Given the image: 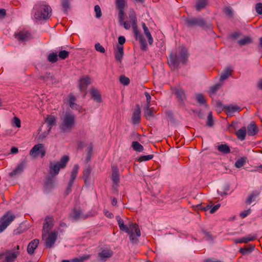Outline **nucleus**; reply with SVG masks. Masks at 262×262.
I'll use <instances>...</instances> for the list:
<instances>
[{
    "mask_svg": "<svg viewBox=\"0 0 262 262\" xmlns=\"http://www.w3.org/2000/svg\"><path fill=\"white\" fill-rule=\"evenodd\" d=\"M116 220L120 230L124 231L129 234V239L133 244L138 243V238L141 236L140 230L136 223H130L129 227L124 224L123 220L119 216H116Z\"/></svg>",
    "mask_w": 262,
    "mask_h": 262,
    "instance_id": "f257e3e1",
    "label": "nucleus"
},
{
    "mask_svg": "<svg viewBox=\"0 0 262 262\" xmlns=\"http://www.w3.org/2000/svg\"><path fill=\"white\" fill-rule=\"evenodd\" d=\"M35 19L41 20L48 19L52 13L51 7L45 1L36 3L33 8Z\"/></svg>",
    "mask_w": 262,
    "mask_h": 262,
    "instance_id": "f03ea898",
    "label": "nucleus"
},
{
    "mask_svg": "<svg viewBox=\"0 0 262 262\" xmlns=\"http://www.w3.org/2000/svg\"><path fill=\"white\" fill-rule=\"evenodd\" d=\"M187 50L183 48L180 51L177 52L175 54L171 53L168 59V63L171 69L175 70L179 68L181 62L185 63L188 58Z\"/></svg>",
    "mask_w": 262,
    "mask_h": 262,
    "instance_id": "7ed1b4c3",
    "label": "nucleus"
},
{
    "mask_svg": "<svg viewBox=\"0 0 262 262\" xmlns=\"http://www.w3.org/2000/svg\"><path fill=\"white\" fill-rule=\"evenodd\" d=\"M62 122L59 125L63 132H70L73 128L75 123V116L69 112H66L61 118Z\"/></svg>",
    "mask_w": 262,
    "mask_h": 262,
    "instance_id": "20e7f679",
    "label": "nucleus"
},
{
    "mask_svg": "<svg viewBox=\"0 0 262 262\" xmlns=\"http://www.w3.org/2000/svg\"><path fill=\"white\" fill-rule=\"evenodd\" d=\"M19 246L18 245L12 249H7L0 253L1 262H14L19 254Z\"/></svg>",
    "mask_w": 262,
    "mask_h": 262,
    "instance_id": "39448f33",
    "label": "nucleus"
},
{
    "mask_svg": "<svg viewBox=\"0 0 262 262\" xmlns=\"http://www.w3.org/2000/svg\"><path fill=\"white\" fill-rule=\"evenodd\" d=\"M69 161V157L67 155L63 156L60 161L56 163H50V173L52 176H56L59 173L60 168H64Z\"/></svg>",
    "mask_w": 262,
    "mask_h": 262,
    "instance_id": "423d86ee",
    "label": "nucleus"
},
{
    "mask_svg": "<svg viewBox=\"0 0 262 262\" xmlns=\"http://www.w3.org/2000/svg\"><path fill=\"white\" fill-rule=\"evenodd\" d=\"M15 218V215L11 211L7 212L0 217V233L3 232Z\"/></svg>",
    "mask_w": 262,
    "mask_h": 262,
    "instance_id": "0eeeda50",
    "label": "nucleus"
},
{
    "mask_svg": "<svg viewBox=\"0 0 262 262\" xmlns=\"http://www.w3.org/2000/svg\"><path fill=\"white\" fill-rule=\"evenodd\" d=\"M46 148L43 144L39 143L35 145L30 151V155L34 157H40L43 158L45 156Z\"/></svg>",
    "mask_w": 262,
    "mask_h": 262,
    "instance_id": "6e6552de",
    "label": "nucleus"
},
{
    "mask_svg": "<svg viewBox=\"0 0 262 262\" xmlns=\"http://www.w3.org/2000/svg\"><path fill=\"white\" fill-rule=\"evenodd\" d=\"M187 27L192 28L195 26L207 27L205 20L201 17H189L185 19Z\"/></svg>",
    "mask_w": 262,
    "mask_h": 262,
    "instance_id": "1a4fd4ad",
    "label": "nucleus"
},
{
    "mask_svg": "<svg viewBox=\"0 0 262 262\" xmlns=\"http://www.w3.org/2000/svg\"><path fill=\"white\" fill-rule=\"evenodd\" d=\"M132 27L135 38L136 39H138L139 40L141 50L144 51L146 50L147 46L146 41L142 34H141L138 30L137 24H132Z\"/></svg>",
    "mask_w": 262,
    "mask_h": 262,
    "instance_id": "9d476101",
    "label": "nucleus"
},
{
    "mask_svg": "<svg viewBox=\"0 0 262 262\" xmlns=\"http://www.w3.org/2000/svg\"><path fill=\"white\" fill-rule=\"evenodd\" d=\"M71 216L75 221H78L88 218L90 216V213L84 214L80 209L75 208L72 211Z\"/></svg>",
    "mask_w": 262,
    "mask_h": 262,
    "instance_id": "9b49d317",
    "label": "nucleus"
},
{
    "mask_svg": "<svg viewBox=\"0 0 262 262\" xmlns=\"http://www.w3.org/2000/svg\"><path fill=\"white\" fill-rule=\"evenodd\" d=\"M53 226V224L52 221L51 219L49 217H47L45 219V223L43 225V229H42V238H44L47 236V234L49 233L50 230L52 228Z\"/></svg>",
    "mask_w": 262,
    "mask_h": 262,
    "instance_id": "f8f14e48",
    "label": "nucleus"
},
{
    "mask_svg": "<svg viewBox=\"0 0 262 262\" xmlns=\"http://www.w3.org/2000/svg\"><path fill=\"white\" fill-rule=\"evenodd\" d=\"M58 231H54L52 232L48 236L46 240V246L47 248L52 247L57 239Z\"/></svg>",
    "mask_w": 262,
    "mask_h": 262,
    "instance_id": "ddd939ff",
    "label": "nucleus"
},
{
    "mask_svg": "<svg viewBox=\"0 0 262 262\" xmlns=\"http://www.w3.org/2000/svg\"><path fill=\"white\" fill-rule=\"evenodd\" d=\"M141 110L140 105L139 104H137L136 105V108L134 109L133 115H132V122L134 124H137L140 123L141 120Z\"/></svg>",
    "mask_w": 262,
    "mask_h": 262,
    "instance_id": "4468645a",
    "label": "nucleus"
},
{
    "mask_svg": "<svg viewBox=\"0 0 262 262\" xmlns=\"http://www.w3.org/2000/svg\"><path fill=\"white\" fill-rule=\"evenodd\" d=\"M90 80V78L88 76H84L79 80V89L81 92L86 89L91 84Z\"/></svg>",
    "mask_w": 262,
    "mask_h": 262,
    "instance_id": "2eb2a0df",
    "label": "nucleus"
},
{
    "mask_svg": "<svg viewBox=\"0 0 262 262\" xmlns=\"http://www.w3.org/2000/svg\"><path fill=\"white\" fill-rule=\"evenodd\" d=\"M113 255V251L109 249H104L98 254L100 260L102 261H105L107 258L111 257Z\"/></svg>",
    "mask_w": 262,
    "mask_h": 262,
    "instance_id": "dca6fc26",
    "label": "nucleus"
},
{
    "mask_svg": "<svg viewBox=\"0 0 262 262\" xmlns=\"http://www.w3.org/2000/svg\"><path fill=\"white\" fill-rule=\"evenodd\" d=\"M15 37L20 41H27L31 38V34L26 31H19L15 34Z\"/></svg>",
    "mask_w": 262,
    "mask_h": 262,
    "instance_id": "f3484780",
    "label": "nucleus"
},
{
    "mask_svg": "<svg viewBox=\"0 0 262 262\" xmlns=\"http://www.w3.org/2000/svg\"><path fill=\"white\" fill-rule=\"evenodd\" d=\"M25 164L24 162H21L18 164L17 167L9 173L10 177H13L18 174L21 173L25 168Z\"/></svg>",
    "mask_w": 262,
    "mask_h": 262,
    "instance_id": "a211bd4d",
    "label": "nucleus"
},
{
    "mask_svg": "<svg viewBox=\"0 0 262 262\" xmlns=\"http://www.w3.org/2000/svg\"><path fill=\"white\" fill-rule=\"evenodd\" d=\"M39 244V240L37 239H34L28 245L27 252L29 254H32L34 253L35 249L37 247Z\"/></svg>",
    "mask_w": 262,
    "mask_h": 262,
    "instance_id": "6ab92c4d",
    "label": "nucleus"
},
{
    "mask_svg": "<svg viewBox=\"0 0 262 262\" xmlns=\"http://www.w3.org/2000/svg\"><path fill=\"white\" fill-rule=\"evenodd\" d=\"M224 108L226 109V113L229 116H232L235 112H239L241 109L239 107L234 105H225Z\"/></svg>",
    "mask_w": 262,
    "mask_h": 262,
    "instance_id": "aec40b11",
    "label": "nucleus"
},
{
    "mask_svg": "<svg viewBox=\"0 0 262 262\" xmlns=\"http://www.w3.org/2000/svg\"><path fill=\"white\" fill-rule=\"evenodd\" d=\"M114 54L116 60L121 62L124 54L123 47L122 46H117V50L115 51Z\"/></svg>",
    "mask_w": 262,
    "mask_h": 262,
    "instance_id": "412c9836",
    "label": "nucleus"
},
{
    "mask_svg": "<svg viewBox=\"0 0 262 262\" xmlns=\"http://www.w3.org/2000/svg\"><path fill=\"white\" fill-rule=\"evenodd\" d=\"M174 94L178 99L183 102L186 99V94L184 90L181 88H177L174 89Z\"/></svg>",
    "mask_w": 262,
    "mask_h": 262,
    "instance_id": "4be33fe9",
    "label": "nucleus"
},
{
    "mask_svg": "<svg viewBox=\"0 0 262 262\" xmlns=\"http://www.w3.org/2000/svg\"><path fill=\"white\" fill-rule=\"evenodd\" d=\"M112 179L114 184L118 185L120 181L119 171L117 167L113 166L112 168Z\"/></svg>",
    "mask_w": 262,
    "mask_h": 262,
    "instance_id": "5701e85b",
    "label": "nucleus"
},
{
    "mask_svg": "<svg viewBox=\"0 0 262 262\" xmlns=\"http://www.w3.org/2000/svg\"><path fill=\"white\" fill-rule=\"evenodd\" d=\"M76 97L72 94H70L69 95V105L70 107L73 110L80 111L81 108V107L78 105L77 103H75L76 101Z\"/></svg>",
    "mask_w": 262,
    "mask_h": 262,
    "instance_id": "b1692460",
    "label": "nucleus"
},
{
    "mask_svg": "<svg viewBox=\"0 0 262 262\" xmlns=\"http://www.w3.org/2000/svg\"><path fill=\"white\" fill-rule=\"evenodd\" d=\"M46 122L49 127L48 132H50L52 127L56 124V119L54 116H48L46 119Z\"/></svg>",
    "mask_w": 262,
    "mask_h": 262,
    "instance_id": "393cba45",
    "label": "nucleus"
},
{
    "mask_svg": "<svg viewBox=\"0 0 262 262\" xmlns=\"http://www.w3.org/2000/svg\"><path fill=\"white\" fill-rule=\"evenodd\" d=\"M142 27L144 31V34L146 36L148 43L150 45H151L153 43L154 39L150 34V32L149 31L148 28L146 26L144 23H142Z\"/></svg>",
    "mask_w": 262,
    "mask_h": 262,
    "instance_id": "a878e982",
    "label": "nucleus"
},
{
    "mask_svg": "<svg viewBox=\"0 0 262 262\" xmlns=\"http://www.w3.org/2000/svg\"><path fill=\"white\" fill-rule=\"evenodd\" d=\"M255 238V236H252L250 234L247 236L236 238L235 239L234 242L235 243H247L249 242L254 241Z\"/></svg>",
    "mask_w": 262,
    "mask_h": 262,
    "instance_id": "bb28decb",
    "label": "nucleus"
},
{
    "mask_svg": "<svg viewBox=\"0 0 262 262\" xmlns=\"http://www.w3.org/2000/svg\"><path fill=\"white\" fill-rule=\"evenodd\" d=\"M258 132V128L254 123H250L247 126V133L249 136H254Z\"/></svg>",
    "mask_w": 262,
    "mask_h": 262,
    "instance_id": "cd10ccee",
    "label": "nucleus"
},
{
    "mask_svg": "<svg viewBox=\"0 0 262 262\" xmlns=\"http://www.w3.org/2000/svg\"><path fill=\"white\" fill-rule=\"evenodd\" d=\"M91 94L95 101L98 103L101 102V96L99 93V91L97 89L94 88L92 89L91 90Z\"/></svg>",
    "mask_w": 262,
    "mask_h": 262,
    "instance_id": "c85d7f7f",
    "label": "nucleus"
},
{
    "mask_svg": "<svg viewBox=\"0 0 262 262\" xmlns=\"http://www.w3.org/2000/svg\"><path fill=\"white\" fill-rule=\"evenodd\" d=\"M236 135L237 136V138L243 141L245 139V137L246 136V127H243L239 129L236 132Z\"/></svg>",
    "mask_w": 262,
    "mask_h": 262,
    "instance_id": "c756f323",
    "label": "nucleus"
},
{
    "mask_svg": "<svg viewBox=\"0 0 262 262\" xmlns=\"http://www.w3.org/2000/svg\"><path fill=\"white\" fill-rule=\"evenodd\" d=\"M54 180L51 178L46 179L45 183V189L46 191H50L53 187Z\"/></svg>",
    "mask_w": 262,
    "mask_h": 262,
    "instance_id": "7c9ffc66",
    "label": "nucleus"
},
{
    "mask_svg": "<svg viewBox=\"0 0 262 262\" xmlns=\"http://www.w3.org/2000/svg\"><path fill=\"white\" fill-rule=\"evenodd\" d=\"M217 149L221 152L227 154L230 152V148L226 144H221L217 146Z\"/></svg>",
    "mask_w": 262,
    "mask_h": 262,
    "instance_id": "2f4dec72",
    "label": "nucleus"
},
{
    "mask_svg": "<svg viewBox=\"0 0 262 262\" xmlns=\"http://www.w3.org/2000/svg\"><path fill=\"white\" fill-rule=\"evenodd\" d=\"M207 5V0H198L195 4L196 9L198 11H200L204 8Z\"/></svg>",
    "mask_w": 262,
    "mask_h": 262,
    "instance_id": "473e14b6",
    "label": "nucleus"
},
{
    "mask_svg": "<svg viewBox=\"0 0 262 262\" xmlns=\"http://www.w3.org/2000/svg\"><path fill=\"white\" fill-rule=\"evenodd\" d=\"M91 257L90 254H86L80 256L78 257H75L71 260V262H84Z\"/></svg>",
    "mask_w": 262,
    "mask_h": 262,
    "instance_id": "72a5a7b5",
    "label": "nucleus"
},
{
    "mask_svg": "<svg viewBox=\"0 0 262 262\" xmlns=\"http://www.w3.org/2000/svg\"><path fill=\"white\" fill-rule=\"evenodd\" d=\"M144 116L147 119H150L154 116V111L150 108V106L144 107Z\"/></svg>",
    "mask_w": 262,
    "mask_h": 262,
    "instance_id": "f704fd0d",
    "label": "nucleus"
},
{
    "mask_svg": "<svg viewBox=\"0 0 262 262\" xmlns=\"http://www.w3.org/2000/svg\"><path fill=\"white\" fill-rule=\"evenodd\" d=\"M252 39L250 36H245L244 38L239 39L238 41V43L240 46H245L247 44H250L252 43Z\"/></svg>",
    "mask_w": 262,
    "mask_h": 262,
    "instance_id": "c9c22d12",
    "label": "nucleus"
},
{
    "mask_svg": "<svg viewBox=\"0 0 262 262\" xmlns=\"http://www.w3.org/2000/svg\"><path fill=\"white\" fill-rule=\"evenodd\" d=\"M79 169V166L77 164H76L74 166L71 174V178L70 181L74 182L78 173V171Z\"/></svg>",
    "mask_w": 262,
    "mask_h": 262,
    "instance_id": "e433bc0d",
    "label": "nucleus"
},
{
    "mask_svg": "<svg viewBox=\"0 0 262 262\" xmlns=\"http://www.w3.org/2000/svg\"><path fill=\"white\" fill-rule=\"evenodd\" d=\"M132 146L134 150L138 152L142 151L144 149L143 146L137 141H133Z\"/></svg>",
    "mask_w": 262,
    "mask_h": 262,
    "instance_id": "4c0bfd02",
    "label": "nucleus"
},
{
    "mask_svg": "<svg viewBox=\"0 0 262 262\" xmlns=\"http://www.w3.org/2000/svg\"><path fill=\"white\" fill-rule=\"evenodd\" d=\"M247 158L245 157H241L236 161L234 165L236 168H241L246 163Z\"/></svg>",
    "mask_w": 262,
    "mask_h": 262,
    "instance_id": "58836bf2",
    "label": "nucleus"
},
{
    "mask_svg": "<svg viewBox=\"0 0 262 262\" xmlns=\"http://www.w3.org/2000/svg\"><path fill=\"white\" fill-rule=\"evenodd\" d=\"M58 55L57 54V53L53 52V53H50L48 55V57H47V60L50 62L55 63L57 61L58 59Z\"/></svg>",
    "mask_w": 262,
    "mask_h": 262,
    "instance_id": "ea45409f",
    "label": "nucleus"
},
{
    "mask_svg": "<svg viewBox=\"0 0 262 262\" xmlns=\"http://www.w3.org/2000/svg\"><path fill=\"white\" fill-rule=\"evenodd\" d=\"M61 5L63 8L64 14H68V10L70 8V4L69 0H61Z\"/></svg>",
    "mask_w": 262,
    "mask_h": 262,
    "instance_id": "a19ab883",
    "label": "nucleus"
},
{
    "mask_svg": "<svg viewBox=\"0 0 262 262\" xmlns=\"http://www.w3.org/2000/svg\"><path fill=\"white\" fill-rule=\"evenodd\" d=\"M221 84L217 83L216 84L213 86H211L210 88V90L209 91V93L210 95V96H212V95H214L216 92L219 90V89L221 88Z\"/></svg>",
    "mask_w": 262,
    "mask_h": 262,
    "instance_id": "79ce46f5",
    "label": "nucleus"
},
{
    "mask_svg": "<svg viewBox=\"0 0 262 262\" xmlns=\"http://www.w3.org/2000/svg\"><path fill=\"white\" fill-rule=\"evenodd\" d=\"M231 70L230 68H228L226 70L221 74L220 76V80H224L227 79L231 74Z\"/></svg>",
    "mask_w": 262,
    "mask_h": 262,
    "instance_id": "37998d69",
    "label": "nucleus"
},
{
    "mask_svg": "<svg viewBox=\"0 0 262 262\" xmlns=\"http://www.w3.org/2000/svg\"><path fill=\"white\" fill-rule=\"evenodd\" d=\"M254 248V246L253 245H250L249 247L242 248L239 249V252L243 254H246L251 253Z\"/></svg>",
    "mask_w": 262,
    "mask_h": 262,
    "instance_id": "c03bdc74",
    "label": "nucleus"
},
{
    "mask_svg": "<svg viewBox=\"0 0 262 262\" xmlns=\"http://www.w3.org/2000/svg\"><path fill=\"white\" fill-rule=\"evenodd\" d=\"M91 172V168H90V167H88L83 170V177L85 182H86L87 181L90 180V176Z\"/></svg>",
    "mask_w": 262,
    "mask_h": 262,
    "instance_id": "a18cd8bd",
    "label": "nucleus"
},
{
    "mask_svg": "<svg viewBox=\"0 0 262 262\" xmlns=\"http://www.w3.org/2000/svg\"><path fill=\"white\" fill-rule=\"evenodd\" d=\"M202 232L204 234V237L207 241L211 242L214 239V237L212 236L210 232H208L207 230L204 229H202Z\"/></svg>",
    "mask_w": 262,
    "mask_h": 262,
    "instance_id": "49530a36",
    "label": "nucleus"
},
{
    "mask_svg": "<svg viewBox=\"0 0 262 262\" xmlns=\"http://www.w3.org/2000/svg\"><path fill=\"white\" fill-rule=\"evenodd\" d=\"M196 101L200 104H206V100H205L204 97L202 94L199 93L196 95Z\"/></svg>",
    "mask_w": 262,
    "mask_h": 262,
    "instance_id": "de8ad7c7",
    "label": "nucleus"
},
{
    "mask_svg": "<svg viewBox=\"0 0 262 262\" xmlns=\"http://www.w3.org/2000/svg\"><path fill=\"white\" fill-rule=\"evenodd\" d=\"M125 3V0H116V7L118 9H124Z\"/></svg>",
    "mask_w": 262,
    "mask_h": 262,
    "instance_id": "09e8293b",
    "label": "nucleus"
},
{
    "mask_svg": "<svg viewBox=\"0 0 262 262\" xmlns=\"http://www.w3.org/2000/svg\"><path fill=\"white\" fill-rule=\"evenodd\" d=\"M69 55V52L66 50H62L59 52L58 54V57L61 59H65L68 57Z\"/></svg>",
    "mask_w": 262,
    "mask_h": 262,
    "instance_id": "8fccbe9b",
    "label": "nucleus"
},
{
    "mask_svg": "<svg viewBox=\"0 0 262 262\" xmlns=\"http://www.w3.org/2000/svg\"><path fill=\"white\" fill-rule=\"evenodd\" d=\"M129 17L130 19L132 21V24H137V17L134 11L132 10L130 11L129 14Z\"/></svg>",
    "mask_w": 262,
    "mask_h": 262,
    "instance_id": "3c124183",
    "label": "nucleus"
},
{
    "mask_svg": "<svg viewBox=\"0 0 262 262\" xmlns=\"http://www.w3.org/2000/svg\"><path fill=\"white\" fill-rule=\"evenodd\" d=\"M207 125L211 127L213 125V116L211 112H210L207 116Z\"/></svg>",
    "mask_w": 262,
    "mask_h": 262,
    "instance_id": "603ef678",
    "label": "nucleus"
},
{
    "mask_svg": "<svg viewBox=\"0 0 262 262\" xmlns=\"http://www.w3.org/2000/svg\"><path fill=\"white\" fill-rule=\"evenodd\" d=\"M153 157L154 156L152 155H149L146 156L143 155L139 157L138 160L140 162L146 161L152 159Z\"/></svg>",
    "mask_w": 262,
    "mask_h": 262,
    "instance_id": "864d4df0",
    "label": "nucleus"
},
{
    "mask_svg": "<svg viewBox=\"0 0 262 262\" xmlns=\"http://www.w3.org/2000/svg\"><path fill=\"white\" fill-rule=\"evenodd\" d=\"M120 81L122 84L127 85L129 84L130 80L128 78L124 75H121L120 77Z\"/></svg>",
    "mask_w": 262,
    "mask_h": 262,
    "instance_id": "5fc2aeb1",
    "label": "nucleus"
},
{
    "mask_svg": "<svg viewBox=\"0 0 262 262\" xmlns=\"http://www.w3.org/2000/svg\"><path fill=\"white\" fill-rule=\"evenodd\" d=\"M118 17H119V23L120 25H122L123 20H124V9H118Z\"/></svg>",
    "mask_w": 262,
    "mask_h": 262,
    "instance_id": "6e6d98bb",
    "label": "nucleus"
},
{
    "mask_svg": "<svg viewBox=\"0 0 262 262\" xmlns=\"http://www.w3.org/2000/svg\"><path fill=\"white\" fill-rule=\"evenodd\" d=\"M74 182L69 181L67 187L65 190L64 194L66 195H68L69 193H70L72 191V187L73 185Z\"/></svg>",
    "mask_w": 262,
    "mask_h": 262,
    "instance_id": "4d7b16f0",
    "label": "nucleus"
},
{
    "mask_svg": "<svg viewBox=\"0 0 262 262\" xmlns=\"http://www.w3.org/2000/svg\"><path fill=\"white\" fill-rule=\"evenodd\" d=\"M94 11L96 13V18H100L102 15L101 10L100 6L98 5L95 6Z\"/></svg>",
    "mask_w": 262,
    "mask_h": 262,
    "instance_id": "13d9d810",
    "label": "nucleus"
},
{
    "mask_svg": "<svg viewBox=\"0 0 262 262\" xmlns=\"http://www.w3.org/2000/svg\"><path fill=\"white\" fill-rule=\"evenodd\" d=\"M52 75L50 72H47L44 75L40 76V79L45 81H48L52 78Z\"/></svg>",
    "mask_w": 262,
    "mask_h": 262,
    "instance_id": "bf43d9fd",
    "label": "nucleus"
},
{
    "mask_svg": "<svg viewBox=\"0 0 262 262\" xmlns=\"http://www.w3.org/2000/svg\"><path fill=\"white\" fill-rule=\"evenodd\" d=\"M95 50L102 53H104L105 52V49L102 46H101L99 43H97L95 45Z\"/></svg>",
    "mask_w": 262,
    "mask_h": 262,
    "instance_id": "052dcab7",
    "label": "nucleus"
},
{
    "mask_svg": "<svg viewBox=\"0 0 262 262\" xmlns=\"http://www.w3.org/2000/svg\"><path fill=\"white\" fill-rule=\"evenodd\" d=\"M255 10L258 14L262 15V3H258L256 4Z\"/></svg>",
    "mask_w": 262,
    "mask_h": 262,
    "instance_id": "680f3d73",
    "label": "nucleus"
},
{
    "mask_svg": "<svg viewBox=\"0 0 262 262\" xmlns=\"http://www.w3.org/2000/svg\"><path fill=\"white\" fill-rule=\"evenodd\" d=\"M13 124L16 127H20L21 126L20 120L18 118L15 117L13 119Z\"/></svg>",
    "mask_w": 262,
    "mask_h": 262,
    "instance_id": "e2e57ef3",
    "label": "nucleus"
},
{
    "mask_svg": "<svg viewBox=\"0 0 262 262\" xmlns=\"http://www.w3.org/2000/svg\"><path fill=\"white\" fill-rule=\"evenodd\" d=\"M212 207V205H207L205 207L202 206V204L198 205L197 207L199 209H201L204 211H207L209 209H210Z\"/></svg>",
    "mask_w": 262,
    "mask_h": 262,
    "instance_id": "0e129e2a",
    "label": "nucleus"
},
{
    "mask_svg": "<svg viewBox=\"0 0 262 262\" xmlns=\"http://www.w3.org/2000/svg\"><path fill=\"white\" fill-rule=\"evenodd\" d=\"M220 206H221V204H217L214 205V206L211 207V209L209 210V212L211 214L214 213L219 209Z\"/></svg>",
    "mask_w": 262,
    "mask_h": 262,
    "instance_id": "69168bd1",
    "label": "nucleus"
},
{
    "mask_svg": "<svg viewBox=\"0 0 262 262\" xmlns=\"http://www.w3.org/2000/svg\"><path fill=\"white\" fill-rule=\"evenodd\" d=\"M255 197V196L254 195V194L253 193L250 194V195L246 199V203L248 205L250 204L253 201Z\"/></svg>",
    "mask_w": 262,
    "mask_h": 262,
    "instance_id": "338daca9",
    "label": "nucleus"
},
{
    "mask_svg": "<svg viewBox=\"0 0 262 262\" xmlns=\"http://www.w3.org/2000/svg\"><path fill=\"white\" fill-rule=\"evenodd\" d=\"M251 212V210L250 209H248V210H244V211H243L242 212H241L239 214L240 216L242 217V218H245L246 217L248 214H250Z\"/></svg>",
    "mask_w": 262,
    "mask_h": 262,
    "instance_id": "774afa93",
    "label": "nucleus"
}]
</instances>
